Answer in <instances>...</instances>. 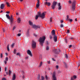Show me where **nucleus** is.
<instances>
[{
	"label": "nucleus",
	"mask_w": 80,
	"mask_h": 80,
	"mask_svg": "<svg viewBox=\"0 0 80 80\" xmlns=\"http://www.w3.org/2000/svg\"><path fill=\"white\" fill-rule=\"evenodd\" d=\"M38 14L36 15L35 18L36 20L38 19V17H41L42 18H44L45 16V15L44 12H42V13H41V12H38Z\"/></svg>",
	"instance_id": "nucleus-1"
},
{
	"label": "nucleus",
	"mask_w": 80,
	"mask_h": 80,
	"mask_svg": "<svg viewBox=\"0 0 80 80\" xmlns=\"http://www.w3.org/2000/svg\"><path fill=\"white\" fill-rule=\"evenodd\" d=\"M46 38L45 36H44L42 37H40L38 40L39 43L40 45L41 46H43V43L45 42V40Z\"/></svg>",
	"instance_id": "nucleus-2"
},
{
	"label": "nucleus",
	"mask_w": 80,
	"mask_h": 80,
	"mask_svg": "<svg viewBox=\"0 0 80 80\" xmlns=\"http://www.w3.org/2000/svg\"><path fill=\"white\" fill-rule=\"evenodd\" d=\"M52 35H53V40L55 42H56L57 41V36L55 34V30H52Z\"/></svg>",
	"instance_id": "nucleus-3"
},
{
	"label": "nucleus",
	"mask_w": 80,
	"mask_h": 80,
	"mask_svg": "<svg viewBox=\"0 0 80 80\" xmlns=\"http://www.w3.org/2000/svg\"><path fill=\"white\" fill-rule=\"evenodd\" d=\"M76 4V2L74 1L72 2V11H74L75 9V5Z\"/></svg>",
	"instance_id": "nucleus-4"
},
{
	"label": "nucleus",
	"mask_w": 80,
	"mask_h": 80,
	"mask_svg": "<svg viewBox=\"0 0 80 80\" xmlns=\"http://www.w3.org/2000/svg\"><path fill=\"white\" fill-rule=\"evenodd\" d=\"M37 43L34 41H32V48H36V45Z\"/></svg>",
	"instance_id": "nucleus-5"
},
{
	"label": "nucleus",
	"mask_w": 80,
	"mask_h": 80,
	"mask_svg": "<svg viewBox=\"0 0 80 80\" xmlns=\"http://www.w3.org/2000/svg\"><path fill=\"white\" fill-rule=\"evenodd\" d=\"M57 2H53L52 3V6H51L53 10H54L55 8V7L56 6V5H57Z\"/></svg>",
	"instance_id": "nucleus-6"
},
{
	"label": "nucleus",
	"mask_w": 80,
	"mask_h": 80,
	"mask_svg": "<svg viewBox=\"0 0 80 80\" xmlns=\"http://www.w3.org/2000/svg\"><path fill=\"white\" fill-rule=\"evenodd\" d=\"M52 77V80H57V77H56V73L55 72H53Z\"/></svg>",
	"instance_id": "nucleus-7"
},
{
	"label": "nucleus",
	"mask_w": 80,
	"mask_h": 80,
	"mask_svg": "<svg viewBox=\"0 0 80 80\" xmlns=\"http://www.w3.org/2000/svg\"><path fill=\"white\" fill-rule=\"evenodd\" d=\"M6 16L7 18H8L9 20H13V16L12 15H11V17L9 16V14H6Z\"/></svg>",
	"instance_id": "nucleus-8"
},
{
	"label": "nucleus",
	"mask_w": 80,
	"mask_h": 80,
	"mask_svg": "<svg viewBox=\"0 0 80 80\" xmlns=\"http://www.w3.org/2000/svg\"><path fill=\"white\" fill-rule=\"evenodd\" d=\"M27 53L29 55H30L31 57H32V52H31V51L30 50H28L27 51Z\"/></svg>",
	"instance_id": "nucleus-9"
},
{
	"label": "nucleus",
	"mask_w": 80,
	"mask_h": 80,
	"mask_svg": "<svg viewBox=\"0 0 80 80\" xmlns=\"http://www.w3.org/2000/svg\"><path fill=\"white\" fill-rule=\"evenodd\" d=\"M33 28L34 29H37L38 28H40V26H37L36 25H33Z\"/></svg>",
	"instance_id": "nucleus-10"
},
{
	"label": "nucleus",
	"mask_w": 80,
	"mask_h": 80,
	"mask_svg": "<svg viewBox=\"0 0 80 80\" xmlns=\"http://www.w3.org/2000/svg\"><path fill=\"white\" fill-rule=\"evenodd\" d=\"M44 5H47L48 7H50L51 5V3L50 2H46L44 3Z\"/></svg>",
	"instance_id": "nucleus-11"
},
{
	"label": "nucleus",
	"mask_w": 80,
	"mask_h": 80,
	"mask_svg": "<svg viewBox=\"0 0 80 80\" xmlns=\"http://www.w3.org/2000/svg\"><path fill=\"white\" fill-rule=\"evenodd\" d=\"M38 2L37 3V4L36 5V7L37 8H39V6H40V2L39 1V0H37Z\"/></svg>",
	"instance_id": "nucleus-12"
},
{
	"label": "nucleus",
	"mask_w": 80,
	"mask_h": 80,
	"mask_svg": "<svg viewBox=\"0 0 80 80\" xmlns=\"http://www.w3.org/2000/svg\"><path fill=\"white\" fill-rule=\"evenodd\" d=\"M5 5L4 4H2L0 6V8H1V9H3L5 7Z\"/></svg>",
	"instance_id": "nucleus-13"
},
{
	"label": "nucleus",
	"mask_w": 80,
	"mask_h": 80,
	"mask_svg": "<svg viewBox=\"0 0 80 80\" xmlns=\"http://www.w3.org/2000/svg\"><path fill=\"white\" fill-rule=\"evenodd\" d=\"M58 7L59 8H58V10H60L62 9V6L60 5V3H58Z\"/></svg>",
	"instance_id": "nucleus-14"
},
{
	"label": "nucleus",
	"mask_w": 80,
	"mask_h": 80,
	"mask_svg": "<svg viewBox=\"0 0 80 80\" xmlns=\"http://www.w3.org/2000/svg\"><path fill=\"white\" fill-rule=\"evenodd\" d=\"M15 78H16V76H15V74H14L13 76H12V80H15Z\"/></svg>",
	"instance_id": "nucleus-15"
},
{
	"label": "nucleus",
	"mask_w": 80,
	"mask_h": 80,
	"mask_svg": "<svg viewBox=\"0 0 80 80\" xmlns=\"http://www.w3.org/2000/svg\"><path fill=\"white\" fill-rule=\"evenodd\" d=\"M29 24L31 26H33V22H32L31 21H29Z\"/></svg>",
	"instance_id": "nucleus-16"
},
{
	"label": "nucleus",
	"mask_w": 80,
	"mask_h": 80,
	"mask_svg": "<svg viewBox=\"0 0 80 80\" xmlns=\"http://www.w3.org/2000/svg\"><path fill=\"white\" fill-rule=\"evenodd\" d=\"M21 21V20L20 19V18H19L18 19V23H20Z\"/></svg>",
	"instance_id": "nucleus-17"
},
{
	"label": "nucleus",
	"mask_w": 80,
	"mask_h": 80,
	"mask_svg": "<svg viewBox=\"0 0 80 80\" xmlns=\"http://www.w3.org/2000/svg\"><path fill=\"white\" fill-rule=\"evenodd\" d=\"M10 20V23H11V25H12L13 23V19Z\"/></svg>",
	"instance_id": "nucleus-18"
},
{
	"label": "nucleus",
	"mask_w": 80,
	"mask_h": 80,
	"mask_svg": "<svg viewBox=\"0 0 80 80\" xmlns=\"http://www.w3.org/2000/svg\"><path fill=\"white\" fill-rule=\"evenodd\" d=\"M65 57L67 59H68V55L67 54H65Z\"/></svg>",
	"instance_id": "nucleus-19"
},
{
	"label": "nucleus",
	"mask_w": 80,
	"mask_h": 80,
	"mask_svg": "<svg viewBox=\"0 0 80 80\" xmlns=\"http://www.w3.org/2000/svg\"><path fill=\"white\" fill-rule=\"evenodd\" d=\"M11 73H12V71L10 70H9V76H10L11 75Z\"/></svg>",
	"instance_id": "nucleus-20"
},
{
	"label": "nucleus",
	"mask_w": 80,
	"mask_h": 80,
	"mask_svg": "<svg viewBox=\"0 0 80 80\" xmlns=\"http://www.w3.org/2000/svg\"><path fill=\"white\" fill-rule=\"evenodd\" d=\"M7 49L8 51H9L10 50V49H9V45H8L7 47Z\"/></svg>",
	"instance_id": "nucleus-21"
},
{
	"label": "nucleus",
	"mask_w": 80,
	"mask_h": 80,
	"mask_svg": "<svg viewBox=\"0 0 80 80\" xmlns=\"http://www.w3.org/2000/svg\"><path fill=\"white\" fill-rule=\"evenodd\" d=\"M40 75H38V77L37 78V80H39L40 79Z\"/></svg>",
	"instance_id": "nucleus-22"
},
{
	"label": "nucleus",
	"mask_w": 80,
	"mask_h": 80,
	"mask_svg": "<svg viewBox=\"0 0 80 80\" xmlns=\"http://www.w3.org/2000/svg\"><path fill=\"white\" fill-rule=\"evenodd\" d=\"M6 4L7 5V6H8V7H10V4H9V3L8 2H6Z\"/></svg>",
	"instance_id": "nucleus-23"
},
{
	"label": "nucleus",
	"mask_w": 80,
	"mask_h": 80,
	"mask_svg": "<svg viewBox=\"0 0 80 80\" xmlns=\"http://www.w3.org/2000/svg\"><path fill=\"white\" fill-rule=\"evenodd\" d=\"M53 52L55 53H57V50H56V49H54L53 50Z\"/></svg>",
	"instance_id": "nucleus-24"
},
{
	"label": "nucleus",
	"mask_w": 80,
	"mask_h": 80,
	"mask_svg": "<svg viewBox=\"0 0 80 80\" xmlns=\"http://www.w3.org/2000/svg\"><path fill=\"white\" fill-rule=\"evenodd\" d=\"M45 78L46 80H48V76H47V75H46Z\"/></svg>",
	"instance_id": "nucleus-25"
},
{
	"label": "nucleus",
	"mask_w": 80,
	"mask_h": 80,
	"mask_svg": "<svg viewBox=\"0 0 80 80\" xmlns=\"http://www.w3.org/2000/svg\"><path fill=\"white\" fill-rule=\"evenodd\" d=\"M52 38V36L51 35H49V38L51 40Z\"/></svg>",
	"instance_id": "nucleus-26"
},
{
	"label": "nucleus",
	"mask_w": 80,
	"mask_h": 80,
	"mask_svg": "<svg viewBox=\"0 0 80 80\" xmlns=\"http://www.w3.org/2000/svg\"><path fill=\"white\" fill-rule=\"evenodd\" d=\"M49 49V47L48 46H47L46 47V50H48Z\"/></svg>",
	"instance_id": "nucleus-27"
},
{
	"label": "nucleus",
	"mask_w": 80,
	"mask_h": 80,
	"mask_svg": "<svg viewBox=\"0 0 80 80\" xmlns=\"http://www.w3.org/2000/svg\"><path fill=\"white\" fill-rule=\"evenodd\" d=\"M16 55H18L19 56H20V53L18 52L16 54Z\"/></svg>",
	"instance_id": "nucleus-28"
},
{
	"label": "nucleus",
	"mask_w": 80,
	"mask_h": 80,
	"mask_svg": "<svg viewBox=\"0 0 80 80\" xmlns=\"http://www.w3.org/2000/svg\"><path fill=\"white\" fill-rule=\"evenodd\" d=\"M8 57H6L5 59V60H6V61H8Z\"/></svg>",
	"instance_id": "nucleus-29"
},
{
	"label": "nucleus",
	"mask_w": 80,
	"mask_h": 80,
	"mask_svg": "<svg viewBox=\"0 0 80 80\" xmlns=\"http://www.w3.org/2000/svg\"><path fill=\"white\" fill-rule=\"evenodd\" d=\"M0 57L1 58H2L3 57V54L2 53H1Z\"/></svg>",
	"instance_id": "nucleus-30"
},
{
	"label": "nucleus",
	"mask_w": 80,
	"mask_h": 80,
	"mask_svg": "<svg viewBox=\"0 0 80 80\" xmlns=\"http://www.w3.org/2000/svg\"><path fill=\"white\" fill-rule=\"evenodd\" d=\"M14 54H16V49H14Z\"/></svg>",
	"instance_id": "nucleus-31"
},
{
	"label": "nucleus",
	"mask_w": 80,
	"mask_h": 80,
	"mask_svg": "<svg viewBox=\"0 0 80 80\" xmlns=\"http://www.w3.org/2000/svg\"><path fill=\"white\" fill-rule=\"evenodd\" d=\"M73 78H74V79H76V78H77V76L75 75H74L73 76Z\"/></svg>",
	"instance_id": "nucleus-32"
},
{
	"label": "nucleus",
	"mask_w": 80,
	"mask_h": 80,
	"mask_svg": "<svg viewBox=\"0 0 80 80\" xmlns=\"http://www.w3.org/2000/svg\"><path fill=\"white\" fill-rule=\"evenodd\" d=\"M41 78H42V80H45V77L43 76H42Z\"/></svg>",
	"instance_id": "nucleus-33"
},
{
	"label": "nucleus",
	"mask_w": 80,
	"mask_h": 80,
	"mask_svg": "<svg viewBox=\"0 0 80 80\" xmlns=\"http://www.w3.org/2000/svg\"><path fill=\"white\" fill-rule=\"evenodd\" d=\"M60 27L61 28H62V27H63V25L62 24H61L60 25Z\"/></svg>",
	"instance_id": "nucleus-34"
},
{
	"label": "nucleus",
	"mask_w": 80,
	"mask_h": 80,
	"mask_svg": "<svg viewBox=\"0 0 80 80\" xmlns=\"http://www.w3.org/2000/svg\"><path fill=\"white\" fill-rule=\"evenodd\" d=\"M50 22H52V18H50Z\"/></svg>",
	"instance_id": "nucleus-35"
},
{
	"label": "nucleus",
	"mask_w": 80,
	"mask_h": 80,
	"mask_svg": "<svg viewBox=\"0 0 80 80\" xmlns=\"http://www.w3.org/2000/svg\"><path fill=\"white\" fill-rule=\"evenodd\" d=\"M65 42L66 43H67V39L65 38Z\"/></svg>",
	"instance_id": "nucleus-36"
},
{
	"label": "nucleus",
	"mask_w": 80,
	"mask_h": 80,
	"mask_svg": "<svg viewBox=\"0 0 80 80\" xmlns=\"http://www.w3.org/2000/svg\"><path fill=\"white\" fill-rule=\"evenodd\" d=\"M14 45H15L14 43H13L11 45L12 47H13V46H14Z\"/></svg>",
	"instance_id": "nucleus-37"
},
{
	"label": "nucleus",
	"mask_w": 80,
	"mask_h": 80,
	"mask_svg": "<svg viewBox=\"0 0 80 80\" xmlns=\"http://www.w3.org/2000/svg\"><path fill=\"white\" fill-rule=\"evenodd\" d=\"M65 68H67V67H68V66L67 65V64H65Z\"/></svg>",
	"instance_id": "nucleus-38"
},
{
	"label": "nucleus",
	"mask_w": 80,
	"mask_h": 80,
	"mask_svg": "<svg viewBox=\"0 0 80 80\" xmlns=\"http://www.w3.org/2000/svg\"><path fill=\"white\" fill-rule=\"evenodd\" d=\"M42 62H41L40 64V66H39V67H41L42 66Z\"/></svg>",
	"instance_id": "nucleus-39"
},
{
	"label": "nucleus",
	"mask_w": 80,
	"mask_h": 80,
	"mask_svg": "<svg viewBox=\"0 0 80 80\" xmlns=\"http://www.w3.org/2000/svg\"><path fill=\"white\" fill-rule=\"evenodd\" d=\"M4 63H5V64H6L7 62V61H6L5 60H4Z\"/></svg>",
	"instance_id": "nucleus-40"
},
{
	"label": "nucleus",
	"mask_w": 80,
	"mask_h": 80,
	"mask_svg": "<svg viewBox=\"0 0 80 80\" xmlns=\"http://www.w3.org/2000/svg\"><path fill=\"white\" fill-rule=\"evenodd\" d=\"M62 63L63 64H64V65H65L67 64V63H66V62H65L63 61Z\"/></svg>",
	"instance_id": "nucleus-41"
},
{
	"label": "nucleus",
	"mask_w": 80,
	"mask_h": 80,
	"mask_svg": "<svg viewBox=\"0 0 80 80\" xmlns=\"http://www.w3.org/2000/svg\"><path fill=\"white\" fill-rule=\"evenodd\" d=\"M62 63L63 64H64V65H65L67 64V63H66V62H65L63 61Z\"/></svg>",
	"instance_id": "nucleus-42"
},
{
	"label": "nucleus",
	"mask_w": 80,
	"mask_h": 80,
	"mask_svg": "<svg viewBox=\"0 0 80 80\" xmlns=\"http://www.w3.org/2000/svg\"><path fill=\"white\" fill-rule=\"evenodd\" d=\"M67 20H69V19L68 18H69L68 15H67Z\"/></svg>",
	"instance_id": "nucleus-43"
},
{
	"label": "nucleus",
	"mask_w": 80,
	"mask_h": 80,
	"mask_svg": "<svg viewBox=\"0 0 80 80\" xmlns=\"http://www.w3.org/2000/svg\"><path fill=\"white\" fill-rule=\"evenodd\" d=\"M67 32L68 33H70V30H68L67 31Z\"/></svg>",
	"instance_id": "nucleus-44"
},
{
	"label": "nucleus",
	"mask_w": 80,
	"mask_h": 80,
	"mask_svg": "<svg viewBox=\"0 0 80 80\" xmlns=\"http://www.w3.org/2000/svg\"><path fill=\"white\" fill-rule=\"evenodd\" d=\"M2 30H3V32H5V29L4 28H3L2 29Z\"/></svg>",
	"instance_id": "nucleus-45"
},
{
	"label": "nucleus",
	"mask_w": 80,
	"mask_h": 80,
	"mask_svg": "<svg viewBox=\"0 0 80 80\" xmlns=\"http://www.w3.org/2000/svg\"><path fill=\"white\" fill-rule=\"evenodd\" d=\"M74 79V78H73V77H72L71 78V80H73Z\"/></svg>",
	"instance_id": "nucleus-46"
},
{
	"label": "nucleus",
	"mask_w": 80,
	"mask_h": 80,
	"mask_svg": "<svg viewBox=\"0 0 80 80\" xmlns=\"http://www.w3.org/2000/svg\"><path fill=\"white\" fill-rule=\"evenodd\" d=\"M15 27H14L12 28V30H15Z\"/></svg>",
	"instance_id": "nucleus-47"
},
{
	"label": "nucleus",
	"mask_w": 80,
	"mask_h": 80,
	"mask_svg": "<svg viewBox=\"0 0 80 80\" xmlns=\"http://www.w3.org/2000/svg\"><path fill=\"white\" fill-rule=\"evenodd\" d=\"M69 21L71 22H72L73 21V20H72V19H69Z\"/></svg>",
	"instance_id": "nucleus-48"
},
{
	"label": "nucleus",
	"mask_w": 80,
	"mask_h": 80,
	"mask_svg": "<svg viewBox=\"0 0 80 80\" xmlns=\"http://www.w3.org/2000/svg\"><path fill=\"white\" fill-rule=\"evenodd\" d=\"M18 37H20V35H21V34H20V33L18 34Z\"/></svg>",
	"instance_id": "nucleus-49"
},
{
	"label": "nucleus",
	"mask_w": 80,
	"mask_h": 80,
	"mask_svg": "<svg viewBox=\"0 0 80 80\" xmlns=\"http://www.w3.org/2000/svg\"><path fill=\"white\" fill-rule=\"evenodd\" d=\"M69 39H71V40H73V38L71 37L69 38Z\"/></svg>",
	"instance_id": "nucleus-50"
},
{
	"label": "nucleus",
	"mask_w": 80,
	"mask_h": 80,
	"mask_svg": "<svg viewBox=\"0 0 80 80\" xmlns=\"http://www.w3.org/2000/svg\"><path fill=\"white\" fill-rule=\"evenodd\" d=\"M6 13H7V14H8V13H10V12L9 11L6 12Z\"/></svg>",
	"instance_id": "nucleus-51"
},
{
	"label": "nucleus",
	"mask_w": 80,
	"mask_h": 80,
	"mask_svg": "<svg viewBox=\"0 0 80 80\" xmlns=\"http://www.w3.org/2000/svg\"><path fill=\"white\" fill-rule=\"evenodd\" d=\"M69 3L71 4L72 3V1H71L69 0Z\"/></svg>",
	"instance_id": "nucleus-52"
},
{
	"label": "nucleus",
	"mask_w": 80,
	"mask_h": 80,
	"mask_svg": "<svg viewBox=\"0 0 80 80\" xmlns=\"http://www.w3.org/2000/svg\"><path fill=\"white\" fill-rule=\"evenodd\" d=\"M72 47V45H69V48H71V47Z\"/></svg>",
	"instance_id": "nucleus-53"
},
{
	"label": "nucleus",
	"mask_w": 80,
	"mask_h": 80,
	"mask_svg": "<svg viewBox=\"0 0 80 80\" xmlns=\"http://www.w3.org/2000/svg\"><path fill=\"white\" fill-rule=\"evenodd\" d=\"M34 36L35 37H37V35L35 34H34Z\"/></svg>",
	"instance_id": "nucleus-54"
},
{
	"label": "nucleus",
	"mask_w": 80,
	"mask_h": 80,
	"mask_svg": "<svg viewBox=\"0 0 80 80\" xmlns=\"http://www.w3.org/2000/svg\"><path fill=\"white\" fill-rule=\"evenodd\" d=\"M22 78H23V79H24V78H25V76H24V75H23L22 77Z\"/></svg>",
	"instance_id": "nucleus-55"
},
{
	"label": "nucleus",
	"mask_w": 80,
	"mask_h": 80,
	"mask_svg": "<svg viewBox=\"0 0 80 80\" xmlns=\"http://www.w3.org/2000/svg\"><path fill=\"white\" fill-rule=\"evenodd\" d=\"M2 80H6V78H3L2 79Z\"/></svg>",
	"instance_id": "nucleus-56"
},
{
	"label": "nucleus",
	"mask_w": 80,
	"mask_h": 80,
	"mask_svg": "<svg viewBox=\"0 0 80 80\" xmlns=\"http://www.w3.org/2000/svg\"><path fill=\"white\" fill-rule=\"evenodd\" d=\"M52 60L53 61H55V60L53 58H52Z\"/></svg>",
	"instance_id": "nucleus-57"
},
{
	"label": "nucleus",
	"mask_w": 80,
	"mask_h": 80,
	"mask_svg": "<svg viewBox=\"0 0 80 80\" xmlns=\"http://www.w3.org/2000/svg\"><path fill=\"white\" fill-rule=\"evenodd\" d=\"M56 68L57 69L58 68V65L56 66Z\"/></svg>",
	"instance_id": "nucleus-58"
},
{
	"label": "nucleus",
	"mask_w": 80,
	"mask_h": 80,
	"mask_svg": "<svg viewBox=\"0 0 80 80\" xmlns=\"http://www.w3.org/2000/svg\"><path fill=\"white\" fill-rule=\"evenodd\" d=\"M48 64H50V61H48Z\"/></svg>",
	"instance_id": "nucleus-59"
},
{
	"label": "nucleus",
	"mask_w": 80,
	"mask_h": 80,
	"mask_svg": "<svg viewBox=\"0 0 80 80\" xmlns=\"http://www.w3.org/2000/svg\"><path fill=\"white\" fill-rule=\"evenodd\" d=\"M63 21L62 20L61 21V23H63Z\"/></svg>",
	"instance_id": "nucleus-60"
},
{
	"label": "nucleus",
	"mask_w": 80,
	"mask_h": 80,
	"mask_svg": "<svg viewBox=\"0 0 80 80\" xmlns=\"http://www.w3.org/2000/svg\"><path fill=\"white\" fill-rule=\"evenodd\" d=\"M5 54L6 55V56H7L8 55V54L7 53L5 52Z\"/></svg>",
	"instance_id": "nucleus-61"
},
{
	"label": "nucleus",
	"mask_w": 80,
	"mask_h": 80,
	"mask_svg": "<svg viewBox=\"0 0 80 80\" xmlns=\"http://www.w3.org/2000/svg\"><path fill=\"white\" fill-rule=\"evenodd\" d=\"M58 53H60V49H59L58 50Z\"/></svg>",
	"instance_id": "nucleus-62"
},
{
	"label": "nucleus",
	"mask_w": 80,
	"mask_h": 80,
	"mask_svg": "<svg viewBox=\"0 0 80 80\" xmlns=\"http://www.w3.org/2000/svg\"><path fill=\"white\" fill-rule=\"evenodd\" d=\"M16 15H18V12L16 13Z\"/></svg>",
	"instance_id": "nucleus-63"
},
{
	"label": "nucleus",
	"mask_w": 80,
	"mask_h": 80,
	"mask_svg": "<svg viewBox=\"0 0 80 80\" xmlns=\"http://www.w3.org/2000/svg\"><path fill=\"white\" fill-rule=\"evenodd\" d=\"M5 71H7V67H6L5 68Z\"/></svg>",
	"instance_id": "nucleus-64"
}]
</instances>
